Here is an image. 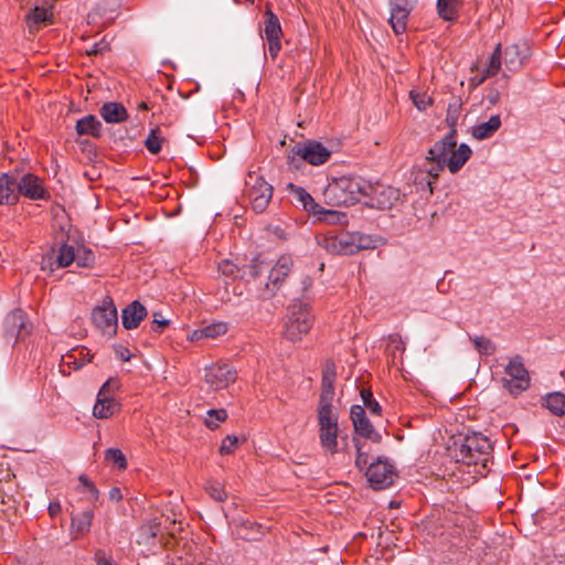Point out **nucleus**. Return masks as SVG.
<instances>
[{"instance_id": "obj_1", "label": "nucleus", "mask_w": 565, "mask_h": 565, "mask_svg": "<svg viewBox=\"0 0 565 565\" xmlns=\"http://www.w3.org/2000/svg\"><path fill=\"white\" fill-rule=\"evenodd\" d=\"M455 138V130L436 141L428 150L427 156L419 169V173L426 174L427 185L433 192V183L439 178L440 172L447 168L452 174L457 173L471 157V149L467 143L458 148Z\"/></svg>"}, {"instance_id": "obj_2", "label": "nucleus", "mask_w": 565, "mask_h": 565, "mask_svg": "<svg viewBox=\"0 0 565 565\" xmlns=\"http://www.w3.org/2000/svg\"><path fill=\"white\" fill-rule=\"evenodd\" d=\"M491 451L492 444L490 439L480 433L459 437L450 448L456 462L472 467L469 472L479 476H486L489 472Z\"/></svg>"}, {"instance_id": "obj_3", "label": "nucleus", "mask_w": 565, "mask_h": 565, "mask_svg": "<svg viewBox=\"0 0 565 565\" xmlns=\"http://www.w3.org/2000/svg\"><path fill=\"white\" fill-rule=\"evenodd\" d=\"M374 189L364 179L354 175H342L333 179L324 189L323 198L328 205H353L362 196H371Z\"/></svg>"}, {"instance_id": "obj_4", "label": "nucleus", "mask_w": 565, "mask_h": 565, "mask_svg": "<svg viewBox=\"0 0 565 565\" xmlns=\"http://www.w3.org/2000/svg\"><path fill=\"white\" fill-rule=\"evenodd\" d=\"M382 244L380 236L360 232L329 234L319 239V245L332 254L353 255L360 250L374 249Z\"/></svg>"}, {"instance_id": "obj_5", "label": "nucleus", "mask_w": 565, "mask_h": 565, "mask_svg": "<svg viewBox=\"0 0 565 565\" xmlns=\"http://www.w3.org/2000/svg\"><path fill=\"white\" fill-rule=\"evenodd\" d=\"M315 315L308 303L301 301L289 306L282 324V337L290 342L301 341L315 324Z\"/></svg>"}, {"instance_id": "obj_6", "label": "nucleus", "mask_w": 565, "mask_h": 565, "mask_svg": "<svg viewBox=\"0 0 565 565\" xmlns=\"http://www.w3.org/2000/svg\"><path fill=\"white\" fill-rule=\"evenodd\" d=\"M120 381L117 377H109L99 388L96 403L93 407V415L98 419H108L118 414L121 403L116 398L120 390Z\"/></svg>"}, {"instance_id": "obj_7", "label": "nucleus", "mask_w": 565, "mask_h": 565, "mask_svg": "<svg viewBox=\"0 0 565 565\" xmlns=\"http://www.w3.org/2000/svg\"><path fill=\"white\" fill-rule=\"evenodd\" d=\"M319 440L326 454L338 451V415L333 407H318Z\"/></svg>"}, {"instance_id": "obj_8", "label": "nucleus", "mask_w": 565, "mask_h": 565, "mask_svg": "<svg viewBox=\"0 0 565 565\" xmlns=\"http://www.w3.org/2000/svg\"><path fill=\"white\" fill-rule=\"evenodd\" d=\"M245 195L256 213L264 212L271 198L273 186L255 171H249L245 179Z\"/></svg>"}, {"instance_id": "obj_9", "label": "nucleus", "mask_w": 565, "mask_h": 565, "mask_svg": "<svg viewBox=\"0 0 565 565\" xmlns=\"http://www.w3.org/2000/svg\"><path fill=\"white\" fill-rule=\"evenodd\" d=\"M504 371L507 377L502 379V385L510 394L519 395L530 387V373L524 366L521 355L511 358Z\"/></svg>"}, {"instance_id": "obj_10", "label": "nucleus", "mask_w": 565, "mask_h": 565, "mask_svg": "<svg viewBox=\"0 0 565 565\" xmlns=\"http://www.w3.org/2000/svg\"><path fill=\"white\" fill-rule=\"evenodd\" d=\"M292 152L295 156L312 166H321L331 157V151L321 142L315 140L297 143L292 148Z\"/></svg>"}, {"instance_id": "obj_11", "label": "nucleus", "mask_w": 565, "mask_h": 565, "mask_svg": "<svg viewBox=\"0 0 565 565\" xmlns=\"http://www.w3.org/2000/svg\"><path fill=\"white\" fill-rule=\"evenodd\" d=\"M365 476L374 489H385L393 483L394 468L387 460L377 459L366 468Z\"/></svg>"}, {"instance_id": "obj_12", "label": "nucleus", "mask_w": 565, "mask_h": 565, "mask_svg": "<svg viewBox=\"0 0 565 565\" xmlns=\"http://www.w3.org/2000/svg\"><path fill=\"white\" fill-rule=\"evenodd\" d=\"M282 31L278 17L267 8L265 11L264 21V35L268 43V52L273 60H275L281 50Z\"/></svg>"}, {"instance_id": "obj_13", "label": "nucleus", "mask_w": 565, "mask_h": 565, "mask_svg": "<svg viewBox=\"0 0 565 565\" xmlns=\"http://www.w3.org/2000/svg\"><path fill=\"white\" fill-rule=\"evenodd\" d=\"M236 381V371L228 364H214L206 369L205 382L217 391L226 388Z\"/></svg>"}, {"instance_id": "obj_14", "label": "nucleus", "mask_w": 565, "mask_h": 565, "mask_svg": "<svg viewBox=\"0 0 565 565\" xmlns=\"http://www.w3.org/2000/svg\"><path fill=\"white\" fill-rule=\"evenodd\" d=\"M92 319L94 324L105 334L114 335L117 330V310L110 302L94 309Z\"/></svg>"}, {"instance_id": "obj_15", "label": "nucleus", "mask_w": 565, "mask_h": 565, "mask_svg": "<svg viewBox=\"0 0 565 565\" xmlns=\"http://www.w3.org/2000/svg\"><path fill=\"white\" fill-rule=\"evenodd\" d=\"M351 419L354 426L355 431L374 441L379 443L381 440V435L374 428L369 418L366 417L365 409L363 406L353 405L351 407Z\"/></svg>"}, {"instance_id": "obj_16", "label": "nucleus", "mask_w": 565, "mask_h": 565, "mask_svg": "<svg viewBox=\"0 0 565 565\" xmlns=\"http://www.w3.org/2000/svg\"><path fill=\"white\" fill-rule=\"evenodd\" d=\"M337 379V367L333 362H327L322 371L321 394L318 407H333L334 382Z\"/></svg>"}, {"instance_id": "obj_17", "label": "nucleus", "mask_w": 565, "mask_h": 565, "mask_svg": "<svg viewBox=\"0 0 565 565\" xmlns=\"http://www.w3.org/2000/svg\"><path fill=\"white\" fill-rule=\"evenodd\" d=\"M20 193L31 200H40L45 196V189L40 178L28 173L17 182V194Z\"/></svg>"}, {"instance_id": "obj_18", "label": "nucleus", "mask_w": 565, "mask_h": 565, "mask_svg": "<svg viewBox=\"0 0 565 565\" xmlns=\"http://www.w3.org/2000/svg\"><path fill=\"white\" fill-rule=\"evenodd\" d=\"M7 332L17 338L30 332V323L22 309L12 310L4 320Z\"/></svg>"}, {"instance_id": "obj_19", "label": "nucleus", "mask_w": 565, "mask_h": 565, "mask_svg": "<svg viewBox=\"0 0 565 565\" xmlns=\"http://www.w3.org/2000/svg\"><path fill=\"white\" fill-rule=\"evenodd\" d=\"M294 260L291 256L282 255L279 257L269 273L267 288H269V286H273V289L279 288L280 284L289 275Z\"/></svg>"}, {"instance_id": "obj_20", "label": "nucleus", "mask_w": 565, "mask_h": 565, "mask_svg": "<svg viewBox=\"0 0 565 565\" xmlns=\"http://www.w3.org/2000/svg\"><path fill=\"white\" fill-rule=\"evenodd\" d=\"M94 519L93 510H85L78 514H74L71 518V536L72 540H77L86 535L92 527Z\"/></svg>"}, {"instance_id": "obj_21", "label": "nucleus", "mask_w": 565, "mask_h": 565, "mask_svg": "<svg viewBox=\"0 0 565 565\" xmlns=\"http://www.w3.org/2000/svg\"><path fill=\"white\" fill-rule=\"evenodd\" d=\"M146 316L147 309L139 301H132L122 310V326L127 330L136 329Z\"/></svg>"}, {"instance_id": "obj_22", "label": "nucleus", "mask_w": 565, "mask_h": 565, "mask_svg": "<svg viewBox=\"0 0 565 565\" xmlns=\"http://www.w3.org/2000/svg\"><path fill=\"white\" fill-rule=\"evenodd\" d=\"M501 125V116L492 115L488 120L476 124L471 128V135L477 140H486L494 136Z\"/></svg>"}, {"instance_id": "obj_23", "label": "nucleus", "mask_w": 565, "mask_h": 565, "mask_svg": "<svg viewBox=\"0 0 565 565\" xmlns=\"http://www.w3.org/2000/svg\"><path fill=\"white\" fill-rule=\"evenodd\" d=\"M53 15L52 4L46 6H36L33 10H31L26 15V23L31 32L40 30L42 26L46 25L47 22L51 21Z\"/></svg>"}, {"instance_id": "obj_24", "label": "nucleus", "mask_w": 565, "mask_h": 565, "mask_svg": "<svg viewBox=\"0 0 565 565\" xmlns=\"http://www.w3.org/2000/svg\"><path fill=\"white\" fill-rule=\"evenodd\" d=\"M17 200L15 178L8 173H0V204H14Z\"/></svg>"}, {"instance_id": "obj_25", "label": "nucleus", "mask_w": 565, "mask_h": 565, "mask_svg": "<svg viewBox=\"0 0 565 565\" xmlns=\"http://www.w3.org/2000/svg\"><path fill=\"white\" fill-rule=\"evenodd\" d=\"M288 189L294 198L302 205V207L312 215L319 213L322 210V206L318 204L311 194L308 193L303 188L289 183Z\"/></svg>"}, {"instance_id": "obj_26", "label": "nucleus", "mask_w": 565, "mask_h": 565, "mask_svg": "<svg viewBox=\"0 0 565 565\" xmlns=\"http://www.w3.org/2000/svg\"><path fill=\"white\" fill-rule=\"evenodd\" d=\"M99 113L103 119L109 124H119L128 118L126 108L121 104L115 102L104 104Z\"/></svg>"}, {"instance_id": "obj_27", "label": "nucleus", "mask_w": 565, "mask_h": 565, "mask_svg": "<svg viewBox=\"0 0 565 565\" xmlns=\"http://www.w3.org/2000/svg\"><path fill=\"white\" fill-rule=\"evenodd\" d=\"M542 405L546 407L554 416L565 415V394L562 392H552L543 397Z\"/></svg>"}, {"instance_id": "obj_28", "label": "nucleus", "mask_w": 565, "mask_h": 565, "mask_svg": "<svg viewBox=\"0 0 565 565\" xmlns=\"http://www.w3.org/2000/svg\"><path fill=\"white\" fill-rule=\"evenodd\" d=\"M102 124L100 121L93 115L85 116L77 120L76 122V132L79 136L88 135V136H99Z\"/></svg>"}, {"instance_id": "obj_29", "label": "nucleus", "mask_w": 565, "mask_h": 565, "mask_svg": "<svg viewBox=\"0 0 565 565\" xmlns=\"http://www.w3.org/2000/svg\"><path fill=\"white\" fill-rule=\"evenodd\" d=\"M503 62L507 68L511 72H515L521 68L523 64V56L521 55L520 46L518 44H511L504 49Z\"/></svg>"}, {"instance_id": "obj_30", "label": "nucleus", "mask_w": 565, "mask_h": 565, "mask_svg": "<svg viewBox=\"0 0 565 565\" xmlns=\"http://www.w3.org/2000/svg\"><path fill=\"white\" fill-rule=\"evenodd\" d=\"M501 44H498L494 51L492 52L490 56L489 64L487 67L482 71L481 77L478 81V84H482L487 78L492 77L497 75L501 68Z\"/></svg>"}, {"instance_id": "obj_31", "label": "nucleus", "mask_w": 565, "mask_h": 565, "mask_svg": "<svg viewBox=\"0 0 565 565\" xmlns=\"http://www.w3.org/2000/svg\"><path fill=\"white\" fill-rule=\"evenodd\" d=\"M228 328L225 322H217L206 326L200 330H195L192 334V340H199L202 338L215 339L227 332Z\"/></svg>"}, {"instance_id": "obj_32", "label": "nucleus", "mask_w": 565, "mask_h": 565, "mask_svg": "<svg viewBox=\"0 0 565 565\" xmlns=\"http://www.w3.org/2000/svg\"><path fill=\"white\" fill-rule=\"evenodd\" d=\"M459 0H437L438 14L445 21H455L458 17Z\"/></svg>"}, {"instance_id": "obj_33", "label": "nucleus", "mask_w": 565, "mask_h": 565, "mask_svg": "<svg viewBox=\"0 0 565 565\" xmlns=\"http://www.w3.org/2000/svg\"><path fill=\"white\" fill-rule=\"evenodd\" d=\"M315 216H317L319 221L326 222L330 225H344L348 223V215L345 213L334 210H327L324 207H322L319 213L315 214Z\"/></svg>"}, {"instance_id": "obj_34", "label": "nucleus", "mask_w": 565, "mask_h": 565, "mask_svg": "<svg viewBox=\"0 0 565 565\" xmlns=\"http://www.w3.org/2000/svg\"><path fill=\"white\" fill-rule=\"evenodd\" d=\"M409 14L411 12L406 10H391L390 24L395 34H402L406 31Z\"/></svg>"}, {"instance_id": "obj_35", "label": "nucleus", "mask_w": 565, "mask_h": 565, "mask_svg": "<svg viewBox=\"0 0 565 565\" xmlns=\"http://www.w3.org/2000/svg\"><path fill=\"white\" fill-rule=\"evenodd\" d=\"M227 419V412L224 408L218 409H209L206 412V417L204 419V424L211 430H215L220 427L221 423H224Z\"/></svg>"}, {"instance_id": "obj_36", "label": "nucleus", "mask_w": 565, "mask_h": 565, "mask_svg": "<svg viewBox=\"0 0 565 565\" xmlns=\"http://www.w3.org/2000/svg\"><path fill=\"white\" fill-rule=\"evenodd\" d=\"M164 142V137L162 136L159 128L151 129L146 141L145 146L147 150L153 154L160 152L162 148V143Z\"/></svg>"}, {"instance_id": "obj_37", "label": "nucleus", "mask_w": 565, "mask_h": 565, "mask_svg": "<svg viewBox=\"0 0 565 565\" xmlns=\"http://www.w3.org/2000/svg\"><path fill=\"white\" fill-rule=\"evenodd\" d=\"M470 340L472 341L475 349L480 354L491 355L497 351L495 344L487 337L476 335V337H470Z\"/></svg>"}, {"instance_id": "obj_38", "label": "nucleus", "mask_w": 565, "mask_h": 565, "mask_svg": "<svg viewBox=\"0 0 565 565\" xmlns=\"http://www.w3.org/2000/svg\"><path fill=\"white\" fill-rule=\"evenodd\" d=\"M76 258L75 249L73 246L64 244L60 247L56 262L57 267L64 268L70 266L72 263H74V259Z\"/></svg>"}, {"instance_id": "obj_39", "label": "nucleus", "mask_w": 565, "mask_h": 565, "mask_svg": "<svg viewBox=\"0 0 565 565\" xmlns=\"http://www.w3.org/2000/svg\"><path fill=\"white\" fill-rule=\"evenodd\" d=\"M67 359L70 360L67 363H73L76 369H79L92 360V355L88 349L81 348L72 350L67 354Z\"/></svg>"}, {"instance_id": "obj_40", "label": "nucleus", "mask_w": 565, "mask_h": 565, "mask_svg": "<svg viewBox=\"0 0 565 565\" xmlns=\"http://www.w3.org/2000/svg\"><path fill=\"white\" fill-rule=\"evenodd\" d=\"M105 460L109 463H113L120 470H125L127 468V459L122 451L118 448H108L105 451Z\"/></svg>"}, {"instance_id": "obj_41", "label": "nucleus", "mask_w": 565, "mask_h": 565, "mask_svg": "<svg viewBox=\"0 0 565 565\" xmlns=\"http://www.w3.org/2000/svg\"><path fill=\"white\" fill-rule=\"evenodd\" d=\"M75 255L76 258L74 262L78 267L88 268L92 267L95 263L94 253L86 247H78L77 250H75Z\"/></svg>"}, {"instance_id": "obj_42", "label": "nucleus", "mask_w": 565, "mask_h": 565, "mask_svg": "<svg viewBox=\"0 0 565 565\" xmlns=\"http://www.w3.org/2000/svg\"><path fill=\"white\" fill-rule=\"evenodd\" d=\"M361 397L364 404V409L367 408L372 415L380 416L382 413V407L377 401L374 399L373 394L369 390L361 391Z\"/></svg>"}, {"instance_id": "obj_43", "label": "nucleus", "mask_w": 565, "mask_h": 565, "mask_svg": "<svg viewBox=\"0 0 565 565\" xmlns=\"http://www.w3.org/2000/svg\"><path fill=\"white\" fill-rule=\"evenodd\" d=\"M238 444V439L234 435H227L220 446V454L221 455H230L233 454L236 449Z\"/></svg>"}, {"instance_id": "obj_44", "label": "nucleus", "mask_w": 565, "mask_h": 565, "mask_svg": "<svg viewBox=\"0 0 565 565\" xmlns=\"http://www.w3.org/2000/svg\"><path fill=\"white\" fill-rule=\"evenodd\" d=\"M409 96L414 103V105L419 109V110H425L430 104H431V98L430 97H427L426 94H422V93H418V92H415V90H412L409 93Z\"/></svg>"}, {"instance_id": "obj_45", "label": "nucleus", "mask_w": 565, "mask_h": 565, "mask_svg": "<svg viewBox=\"0 0 565 565\" xmlns=\"http://www.w3.org/2000/svg\"><path fill=\"white\" fill-rule=\"evenodd\" d=\"M206 491L211 498L218 502H223L227 497L224 488L217 482L210 483L206 488Z\"/></svg>"}, {"instance_id": "obj_46", "label": "nucleus", "mask_w": 565, "mask_h": 565, "mask_svg": "<svg viewBox=\"0 0 565 565\" xmlns=\"http://www.w3.org/2000/svg\"><path fill=\"white\" fill-rule=\"evenodd\" d=\"M356 447V458H355V466L360 470H364L369 467V456L366 452L363 451V445L360 443H355Z\"/></svg>"}, {"instance_id": "obj_47", "label": "nucleus", "mask_w": 565, "mask_h": 565, "mask_svg": "<svg viewBox=\"0 0 565 565\" xmlns=\"http://www.w3.org/2000/svg\"><path fill=\"white\" fill-rule=\"evenodd\" d=\"M218 270L226 277H234L238 273L237 266L228 259L218 263Z\"/></svg>"}, {"instance_id": "obj_48", "label": "nucleus", "mask_w": 565, "mask_h": 565, "mask_svg": "<svg viewBox=\"0 0 565 565\" xmlns=\"http://www.w3.org/2000/svg\"><path fill=\"white\" fill-rule=\"evenodd\" d=\"M416 0H390L391 10H406L412 12L415 8Z\"/></svg>"}, {"instance_id": "obj_49", "label": "nucleus", "mask_w": 565, "mask_h": 565, "mask_svg": "<svg viewBox=\"0 0 565 565\" xmlns=\"http://www.w3.org/2000/svg\"><path fill=\"white\" fill-rule=\"evenodd\" d=\"M78 480H79L81 484L84 486L89 491L90 499L97 500L98 499V490L94 486V483L84 475H81L78 477Z\"/></svg>"}, {"instance_id": "obj_50", "label": "nucleus", "mask_w": 565, "mask_h": 565, "mask_svg": "<svg viewBox=\"0 0 565 565\" xmlns=\"http://www.w3.org/2000/svg\"><path fill=\"white\" fill-rule=\"evenodd\" d=\"M169 324V321L160 318V313L153 315V320L151 322V330L157 333H161L162 330Z\"/></svg>"}, {"instance_id": "obj_51", "label": "nucleus", "mask_w": 565, "mask_h": 565, "mask_svg": "<svg viewBox=\"0 0 565 565\" xmlns=\"http://www.w3.org/2000/svg\"><path fill=\"white\" fill-rule=\"evenodd\" d=\"M457 119H458V111H457V109H454V111H452L451 107H449L448 108L447 118H446L448 125L451 127V130L449 132H451L452 130L456 131L455 126L457 124Z\"/></svg>"}, {"instance_id": "obj_52", "label": "nucleus", "mask_w": 565, "mask_h": 565, "mask_svg": "<svg viewBox=\"0 0 565 565\" xmlns=\"http://www.w3.org/2000/svg\"><path fill=\"white\" fill-rule=\"evenodd\" d=\"M109 499L115 502H119L122 499L121 490L117 487L109 491Z\"/></svg>"}, {"instance_id": "obj_53", "label": "nucleus", "mask_w": 565, "mask_h": 565, "mask_svg": "<svg viewBox=\"0 0 565 565\" xmlns=\"http://www.w3.org/2000/svg\"><path fill=\"white\" fill-rule=\"evenodd\" d=\"M62 507L58 502H51L49 505V513L51 516H56L58 513H61Z\"/></svg>"}, {"instance_id": "obj_54", "label": "nucleus", "mask_w": 565, "mask_h": 565, "mask_svg": "<svg viewBox=\"0 0 565 565\" xmlns=\"http://www.w3.org/2000/svg\"><path fill=\"white\" fill-rule=\"evenodd\" d=\"M41 268L45 270L46 268H50V270H53L52 264H51V257H43L41 262Z\"/></svg>"}, {"instance_id": "obj_55", "label": "nucleus", "mask_w": 565, "mask_h": 565, "mask_svg": "<svg viewBox=\"0 0 565 565\" xmlns=\"http://www.w3.org/2000/svg\"><path fill=\"white\" fill-rule=\"evenodd\" d=\"M499 97L500 95L498 92H493L488 95V99L491 104H497L499 102Z\"/></svg>"}, {"instance_id": "obj_56", "label": "nucleus", "mask_w": 565, "mask_h": 565, "mask_svg": "<svg viewBox=\"0 0 565 565\" xmlns=\"http://www.w3.org/2000/svg\"><path fill=\"white\" fill-rule=\"evenodd\" d=\"M130 356H131V355H130V353H129V351H128L127 349H125V350H122V351L120 352V358H121V360H124V361H129V360H130Z\"/></svg>"}, {"instance_id": "obj_57", "label": "nucleus", "mask_w": 565, "mask_h": 565, "mask_svg": "<svg viewBox=\"0 0 565 565\" xmlns=\"http://www.w3.org/2000/svg\"><path fill=\"white\" fill-rule=\"evenodd\" d=\"M138 109L139 110H149L150 109V106L147 102H140L138 104Z\"/></svg>"}, {"instance_id": "obj_58", "label": "nucleus", "mask_w": 565, "mask_h": 565, "mask_svg": "<svg viewBox=\"0 0 565 565\" xmlns=\"http://www.w3.org/2000/svg\"><path fill=\"white\" fill-rule=\"evenodd\" d=\"M379 204H380V207H382V209H384V207L386 206V203H385V202H381V201H380V202H379Z\"/></svg>"}, {"instance_id": "obj_59", "label": "nucleus", "mask_w": 565, "mask_h": 565, "mask_svg": "<svg viewBox=\"0 0 565 565\" xmlns=\"http://www.w3.org/2000/svg\"><path fill=\"white\" fill-rule=\"evenodd\" d=\"M480 77H481V75H480V76H476V77H475V81H476V84H477V85H479V84H478V81L480 79Z\"/></svg>"}]
</instances>
